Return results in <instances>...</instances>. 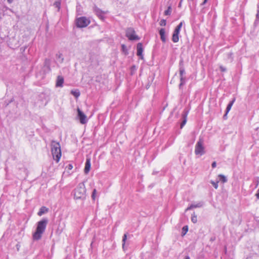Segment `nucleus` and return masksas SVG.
<instances>
[{"instance_id":"a19ab883","label":"nucleus","mask_w":259,"mask_h":259,"mask_svg":"<svg viewBox=\"0 0 259 259\" xmlns=\"http://www.w3.org/2000/svg\"><path fill=\"white\" fill-rule=\"evenodd\" d=\"M207 1H208V0H204V1H203V3H202L201 5H205V4L207 3Z\"/></svg>"},{"instance_id":"412c9836","label":"nucleus","mask_w":259,"mask_h":259,"mask_svg":"<svg viewBox=\"0 0 259 259\" xmlns=\"http://www.w3.org/2000/svg\"><path fill=\"white\" fill-rule=\"evenodd\" d=\"M192 205L193 206V208L201 207L203 205V202L200 201L197 203L196 204H192Z\"/></svg>"},{"instance_id":"c9c22d12","label":"nucleus","mask_w":259,"mask_h":259,"mask_svg":"<svg viewBox=\"0 0 259 259\" xmlns=\"http://www.w3.org/2000/svg\"><path fill=\"white\" fill-rule=\"evenodd\" d=\"M193 208V206L192 205V204L188 207H187V208L186 209V211L192 209Z\"/></svg>"},{"instance_id":"5701e85b","label":"nucleus","mask_w":259,"mask_h":259,"mask_svg":"<svg viewBox=\"0 0 259 259\" xmlns=\"http://www.w3.org/2000/svg\"><path fill=\"white\" fill-rule=\"evenodd\" d=\"M171 13V7L169 6L168 7L167 9L164 11V15H170Z\"/></svg>"},{"instance_id":"f03ea898","label":"nucleus","mask_w":259,"mask_h":259,"mask_svg":"<svg viewBox=\"0 0 259 259\" xmlns=\"http://www.w3.org/2000/svg\"><path fill=\"white\" fill-rule=\"evenodd\" d=\"M74 198L76 200H84L86 197V189L84 183H80L73 191Z\"/></svg>"},{"instance_id":"a18cd8bd","label":"nucleus","mask_w":259,"mask_h":259,"mask_svg":"<svg viewBox=\"0 0 259 259\" xmlns=\"http://www.w3.org/2000/svg\"><path fill=\"white\" fill-rule=\"evenodd\" d=\"M188 1H193L194 0H188Z\"/></svg>"},{"instance_id":"4be33fe9","label":"nucleus","mask_w":259,"mask_h":259,"mask_svg":"<svg viewBox=\"0 0 259 259\" xmlns=\"http://www.w3.org/2000/svg\"><path fill=\"white\" fill-rule=\"evenodd\" d=\"M183 21H182L181 22L179 25L176 27V28L175 29V30L177 31H178V32H180V30L182 28V27L183 25Z\"/></svg>"},{"instance_id":"4c0bfd02","label":"nucleus","mask_w":259,"mask_h":259,"mask_svg":"<svg viewBox=\"0 0 259 259\" xmlns=\"http://www.w3.org/2000/svg\"><path fill=\"white\" fill-rule=\"evenodd\" d=\"M255 196H256V198L258 199H259V188H258V190H257V193L255 194Z\"/></svg>"},{"instance_id":"cd10ccee","label":"nucleus","mask_w":259,"mask_h":259,"mask_svg":"<svg viewBox=\"0 0 259 259\" xmlns=\"http://www.w3.org/2000/svg\"><path fill=\"white\" fill-rule=\"evenodd\" d=\"M166 24V21L165 19H162L159 22V25L161 26H164Z\"/></svg>"},{"instance_id":"a878e982","label":"nucleus","mask_w":259,"mask_h":259,"mask_svg":"<svg viewBox=\"0 0 259 259\" xmlns=\"http://www.w3.org/2000/svg\"><path fill=\"white\" fill-rule=\"evenodd\" d=\"M218 183H219V181H217V182H214L213 181H212V180L210 181V183L212 185L213 187L216 189L218 188Z\"/></svg>"},{"instance_id":"f8f14e48","label":"nucleus","mask_w":259,"mask_h":259,"mask_svg":"<svg viewBox=\"0 0 259 259\" xmlns=\"http://www.w3.org/2000/svg\"><path fill=\"white\" fill-rule=\"evenodd\" d=\"M137 55L138 56L141 57V58L142 59L143 58L142 53H143V49L142 44L141 43L139 42L137 44Z\"/></svg>"},{"instance_id":"f3484780","label":"nucleus","mask_w":259,"mask_h":259,"mask_svg":"<svg viewBox=\"0 0 259 259\" xmlns=\"http://www.w3.org/2000/svg\"><path fill=\"white\" fill-rule=\"evenodd\" d=\"M225 57L226 59L231 62L233 61V54L232 52H229L226 54H225Z\"/></svg>"},{"instance_id":"79ce46f5","label":"nucleus","mask_w":259,"mask_h":259,"mask_svg":"<svg viewBox=\"0 0 259 259\" xmlns=\"http://www.w3.org/2000/svg\"><path fill=\"white\" fill-rule=\"evenodd\" d=\"M14 0H7V2L9 4H11L13 2Z\"/></svg>"},{"instance_id":"9b49d317","label":"nucleus","mask_w":259,"mask_h":259,"mask_svg":"<svg viewBox=\"0 0 259 259\" xmlns=\"http://www.w3.org/2000/svg\"><path fill=\"white\" fill-rule=\"evenodd\" d=\"M64 83V78L63 76L59 75L57 77L56 83V87L62 88L63 86Z\"/></svg>"},{"instance_id":"aec40b11","label":"nucleus","mask_w":259,"mask_h":259,"mask_svg":"<svg viewBox=\"0 0 259 259\" xmlns=\"http://www.w3.org/2000/svg\"><path fill=\"white\" fill-rule=\"evenodd\" d=\"M220 179V181L223 183H225L227 182V178L223 175L220 174L218 176Z\"/></svg>"},{"instance_id":"4468645a","label":"nucleus","mask_w":259,"mask_h":259,"mask_svg":"<svg viewBox=\"0 0 259 259\" xmlns=\"http://www.w3.org/2000/svg\"><path fill=\"white\" fill-rule=\"evenodd\" d=\"M160 39L162 42H165L166 40V36L165 35V31L164 28H161L159 31Z\"/></svg>"},{"instance_id":"2f4dec72","label":"nucleus","mask_w":259,"mask_h":259,"mask_svg":"<svg viewBox=\"0 0 259 259\" xmlns=\"http://www.w3.org/2000/svg\"><path fill=\"white\" fill-rule=\"evenodd\" d=\"M66 168H67V169L68 170H71L72 168H73V165L72 164H68L66 167Z\"/></svg>"},{"instance_id":"7c9ffc66","label":"nucleus","mask_w":259,"mask_h":259,"mask_svg":"<svg viewBox=\"0 0 259 259\" xmlns=\"http://www.w3.org/2000/svg\"><path fill=\"white\" fill-rule=\"evenodd\" d=\"M96 190L95 189H94L92 194V197L93 199L95 200L96 198Z\"/></svg>"},{"instance_id":"0eeeda50","label":"nucleus","mask_w":259,"mask_h":259,"mask_svg":"<svg viewBox=\"0 0 259 259\" xmlns=\"http://www.w3.org/2000/svg\"><path fill=\"white\" fill-rule=\"evenodd\" d=\"M94 12L97 16L101 20H104L105 18L104 15L107 12L103 11L97 6H94L93 8Z\"/></svg>"},{"instance_id":"393cba45","label":"nucleus","mask_w":259,"mask_h":259,"mask_svg":"<svg viewBox=\"0 0 259 259\" xmlns=\"http://www.w3.org/2000/svg\"><path fill=\"white\" fill-rule=\"evenodd\" d=\"M191 221L193 223H196L197 221V215L194 213L192 214Z\"/></svg>"},{"instance_id":"9d476101","label":"nucleus","mask_w":259,"mask_h":259,"mask_svg":"<svg viewBox=\"0 0 259 259\" xmlns=\"http://www.w3.org/2000/svg\"><path fill=\"white\" fill-rule=\"evenodd\" d=\"M179 72L180 77H184V74H185V70L184 67L183 61L181 60L179 63Z\"/></svg>"},{"instance_id":"58836bf2","label":"nucleus","mask_w":259,"mask_h":259,"mask_svg":"<svg viewBox=\"0 0 259 259\" xmlns=\"http://www.w3.org/2000/svg\"><path fill=\"white\" fill-rule=\"evenodd\" d=\"M207 1H208V0H204V1H203V3H202L201 5H205V4L207 3Z\"/></svg>"},{"instance_id":"c03bdc74","label":"nucleus","mask_w":259,"mask_h":259,"mask_svg":"<svg viewBox=\"0 0 259 259\" xmlns=\"http://www.w3.org/2000/svg\"><path fill=\"white\" fill-rule=\"evenodd\" d=\"M182 1H183V0H181L180 3V4H179V5H181V2H182Z\"/></svg>"},{"instance_id":"b1692460","label":"nucleus","mask_w":259,"mask_h":259,"mask_svg":"<svg viewBox=\"0 0 259 259\" xmlns=\"http://www.w3.org/2000/svg\"><path fill=\"white\" fill-rule=\"evenodd\" d=\"M121 48H122V51L124 53V54L125 55L128 54V51H127V49L126 46L124 45H122Z\"/></svg>"},{"instance_id":"dca6fc26","label":"nucleus","mask_w":259,"mask_h":259,"mask_svg":"<svg viewBox=\"0 0 259 259\" xmlns=\"http://www.w3.org/2000/svg\"><path fill=\"white\" fill-rule=\"evenodd\" d=\"M48 211V209L45 207V206H42L41 207L39 211L37 213V214L39 215V216H41L43 214L47 212Z\"/></svg>"},{"instance_id":"a211bd4d","label":"nucleus","mask_w":259,"mask_h":259,"mask_svg":"<svg viewBox=\"0 0 259 259\" xmlns=\"http://www.w3.org/2000/svg\"><path fill=\"white\" fill-rule=\"evenodd\" d=\"M259 23V5H257V14L256 15V19L254 22V25L256 26Z\"/></svg>"},{"instance_id":"20e7f679","label":"nucleus","mask_w":259,"mask_h":259,"mask_svg":"<svg viewBox=\"0 0 259 259\" xmlns=\"http://www.w3.org/2000/svg\"><path fill=\"white\" fill-rule=\"evenodd\" d=\"M90 23V20L85 17H80L76 19V25L78 28L87 27Z\"/></svg>"},{"instance_id":"39448f33","label":"nucleus","mask_w":259,"mask_h":259,"mask_svg":"<svg viewBox=\"0 0 259 259\" xmlns=\"http://www.w3.org/2000/svg\"><path fill=\"white\" fill-rule=\"evenodd\" d=\"M203 140L199 139L196 143L195 149V153L196 155L201 156L204 153V147L203 146Z\"/></svg>"},{"instance_id":"6e6552de","label":"nucleus","mask_w":259,"mask_h":259,"mask_svg":"<svg viewBox=\"0 0 259 259\" xmlns=\"http://www.w3.org/2000/svg\"><path fill=\"white\" fill-rule=\"evenodd\" d=\"M77 117L79 119L80 122L81 124H85L87 122L88 119L87 118V116L84 114V113L79 109L77 108Z\"/></svg>"},{"instance_id":"bb28decb","label":"nucleus","mask_w":259,"mask_h":259,"mask_svg":"<svg viewBox=\"0 0 259 259\" xmlns=\"http://www.w3.org/2000/svg\"><path fill=\"white\" fill-rule=\"evenodd\" d=\"M126 238H127V236H126V234H124V235H123V236L122 237V240L123 248H124L125 243V241H126Z\"/></svg>"},{"instance_id":"423d86ee","label":"nucleus","mask_w":259,"mask_h":259,"mask_svg":"<svg viewBox=\"0 0 259 259\" xmlns=\"http://www.w3.org/2000/svg\"><path fill=\"white\" fill-rule=\"evenodd\" d=\"M126 36L131 40H139L140 37L136 34L133 28H128L126 31Z\"/></svg>"},{"instance_id":"72a5a7b5","label":"nucleus","mask_w":259,"mask_h":259,"mask_svg":"<svg viewBox=\"0 0 259 259\" xmlns=\"http://www.w3.org/2000/svg\"><path fill=\"white\" fill-rule=\"evenodd\" d=\"M186 119H185L181 123V128H183V127L184 126V125L186 124Z\"/></svg>"},{"instance_id":"1a4fd4ad","label":"nucleus","mask_w":259,"mask_h":259,"mask_svg":"<svg viewBox=\"0 0 259 259\" xmlns=\"http://www.w3.org/2000/svg\"><path fill=\"white\" fill-rule=\"evenodd\" d=\"M91 159L90 158H87L86 159L85 167L84 169V172L85 174L89 173L91 168Z\"/></svg>"},{"instance_id":"c756f323","label":"nucleus","mask_w":259,"mask_h":259,"mask_svg":"<svg viewBox=\"0 0 259 259\" xmlns=\"http://www.w3.org/2000/svg\"><path fill=\"white\" fill-rule=\"evenodd\" d=\"M254 182L255 183V187L256 188L258 186V184H259V178L258 177H256L254 179Z\"/></svg>"},{"instance_id":"ddd939ff","label":"nucleus","mask_w":259,"mask_h":259,"mask_svg":"<svg viewBox=\"0 0 259 259\" xmlns=\"http://www.w3.org/2000/svg\"><path fill=\"white\" fill-rule=\"evenodd\" d=\"M235 98H233L232 99V100L229 102V103L227 105V107L226 108V113L224 115V117L225 118V116H227V114L228 113V112L230 111V110H231L233 104L234 103L235 101Z\"/></svg>"},{"instance_id":"f257e3e1","label":"nucleus","mask_w":259,"mask_h":259,"mask_svg":"<svg viewBox=\"0 0 259 259\" xmlns=\"http://www.w3.org/2000/svg\"><path fill=\"white\" fill-rule=\"evenodd\" d=\"M48 220L47 219H43L37 223V226L35 231L32 235V238L34 240H39L41 239L42 235L45 232Z\"/></svg>"},{"instance_id":"c85d7f7f","label":"nucleus","mask_w":259,"mask_h":259,"mask_svg":"<svg viewBox=\"0 0 259 259\" xmlns=\"http://www.w3.org/2000/svg\"><path fill=\"white\" fill-rule=\"evenodd\" d=\"M180 87H181L182 85H183L185 83V77H180Z\"/></svg>"},{"instance_id":"e433bc0d","label":"nucleus","mask_w":259,"mask_h":259,"mask_svg":"<svg viewBox=\"0 0 259 259\" xmlns=\"http://www.w3.org/2000/svg\"><path fill=\"white\" fill-rule=\"evenodd\" d=\"M217 166V163L215 161H214L212 163L211 166L212 168H215Z\"/></svg>"},{"instance_id":"7ed1b4c3","label":"nucleus","mask_w":259,"mask_h":259,"mask_svg":"<svg viewBox=\"0 0 259 259\" xmlns=\"http://www.w3.org/2000/svg\"><path fill=\"white\" fill-rule=\"evenodd\" d=\"M51 152L53 158L58 162L61 156V146L59 142L52 141L51 144Z\"/></svg>"},{"instance_id":"f704fd0d","label":"nucleus","mask_w":259,"mask_h":259,"mask_svg":"<svg viewBox=\"0 0 259 259\" xmlns=\"http://www.w3.org/2000/svg\"><path fill=\"white\" fill-rule=\"evenodd\" d=\"M220 70L222 72H225L226 71V69L223 66H221L220 67Z\"/></svg>"},{"instance_id":"ea45409f","label":"nucleus","mask_w":259,"mask_h":259,"mask_svg":"<svg viewBox=\"0 0 259 259\" xmlns=\"http://www.w3.org/2000/svg\"><path fill=\"white\" fill-rule=\"evenodd\" d=\"M207 1H208V0H204V1H203V3H202L201 5H205V4L207 3Z\"/></svg>"},{"instance_id":"2eb2a0df","label":"nucleus","mask_w":259,"mask_h":259,"mask_svg":"<svg viewBox=\"0 0 259 259\" xmlns=\"http://www.w3.org/2000/svg\"><path fill=\"white\" fill-rule=\"evenodd\" d=\"M179 34L180 32L174 30L172 36V41L176 43L179 41Z\"/></svg>"},{"instance_id":"473e14b6","label":"nucleus","mask_w":259,"mask_h":259,"mask_svg":"<svg viewBox=\"0 0 259 259\" xmlns=\"http://www.w3.org/2000/svg\"><path fill=\"white\" fill-rule=\"evenodd\" d=\"M188 227L187 226H184L183 228V232H184V234H185L186 233V232L188 231Z\"/></svg>"},{"instance_id":"6ab92c4d","label":"nucleus","mask_w":259,"mask_h":259,"mask_svg":"<svg viewBox=\"0 0 259 259\" xmlns=\"http://www.w3.org/2000/svg\"><path fill=\"white\" fill-rule=\"evenodd\" d=\"M71 94L76 98H77L80 96V92L78 90H72Z\"/></svg>"},{"instance_id":"37998d69","label":"nucleus","mask_w":259,"mask_h":259,"mask_svg":"<svg viewBox=\"0 0 259 259\" xmlns=\"http://www.w3.org/2000/svg\"><path fill=\"white\" fill-rule=\"evenodd\" d=\"M185 259H190V258L189 256H186Z\"/></svg>"}]
</instances>
